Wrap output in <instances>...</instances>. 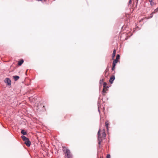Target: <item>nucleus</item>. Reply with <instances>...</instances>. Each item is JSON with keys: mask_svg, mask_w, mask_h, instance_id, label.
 Masks as SVG:
<instances>
[{"mask_svg": "<svg viewBox=\"0 0 158 158\" xmlns=\"http://www.w3.org/2000/svg\"><path fill=\"white\" fill-rule=\"evenodd\" d=\"M66 153L67 156V158H71L72 157L70 151L68 149H66Z\"/></svg>", "mask_w": 158, "mask_h": 158, "instance_id": "f257e3e1", "label": "nucleus"}, {"mask_svg": "<svg viewBox=\"0 0 158 158\" xmlns=\"http://www.w3.org/2000/svg\"><path fill=\"white\" fill-rule=\"evenodd\" d=\"M5 83L7 84V85H11V81L9 78H7L5 80Z\"/></svg>", "mask_w": 158, "mask_h": 158, "instance_id": "f03ea898", "label": "nucleus"}, {"mask_svg": "<svg viewBox=\"0 0 158 158\" xmlns=\"http://www.w3.org/2000/svg\"><path fill=\"white\" fill-rule=\"evenodd\" d=\"M100 130L99 129V130L98 131V140H99L98 142V144H100L101 143V136L100 135Z\"/></svg>", "mask_w": 158, "mask_h": 158, "instance_id": "7ed1b4c3", "label": "nucleus"}, {"mask_svg": "<svg viewBox=\"0 0 158 158\" xmlns=\"http://www.w3.org/2000/svg\"><path fill=\"white\" fill-rule=\"evenodd\" d=\"M115 79V77L114 75L112 76L110 78L109 81L111 83H112Z\"/></svg>", "mask_w": 158, "mask_h": 158, "instance_id": "20e7f679", "label": "nucleus"}, {"mask_svg": "<svg viewBox=\"0 0 158 158\" xmlns=\"http://www.w3.org/2000/svg\"><path fill=\"white\" fill-rule=\"evenodd\" d=\"M21 138L25 142H27L29 139L24 135H22L21 136Z\"/></svg>", "mask_w": 158, "mask_h": 158, "instance_id": "39448f33", "label": "nucleus"}, {"mask_svg": "<svg viewBox=\"0 0 158 158\" xmlns=\"http://www.w3.org/2000/svg\"><path fill=\"white\" fill-rule=\"evenodd\" d=\"M25 144L28 147H29L31 145V142L28 139L27 142H25Z\"/></svg>", "mask_w": 158, "mask_h": 158, "instance_id": "423d86ee", "label": "nucleus"}, {"mask_svg": "<svg viewBox=\"0 0 158 158\" xmlns=\"http://www.w3.org/2000/svg\"><path fill=\"white\" fill-rule=\"evenodd\" d=\"M115 54H116V50L114 49V51H113V52L112 56V59H114V58L115 56Z\"/></svg>", "mask_w": 158, "mask_h": 158, "instance_id": "0eeeda50", "label": "nucleus"}, {"mask_svg": "<svg viewBox=\"0 0 158 158\" xmlns=\"http://www.w3.org/2000/svg\"><path fill=\"white\" fill-rule=\"evenodd\" d=\"M24 62L23 60V59L20 60L18 62V65H21Z\"/></svg>", "mask_w": 158, "mask_h": 158, "instance_id": "6e6552de", "label": "nucleus"}, {"mask_svg": "<svg viewBox=\"0 0 158 158\" xmlns=\"http://www.w3.org/2000/svg\"><path fill=\"white\" fill-rule=\"evenodd\" d=\"M13 78L15 80V81L18 80L19 78V77L18 76H13Z\"/></svg>", "mask_w": 158, "mask_h": 158, "instance_id": "1a4fd4ad", "label": "nucleus"}, {"mask_svg": "<svg viewBox=\"0 0 158 158\" xmlns=\"http://www.w3.org/2000/svg\"><path fill=\"white\" fill-rule=\"evenodd\" d=\"M21 133L23 135H25L27 134V132L24 130H22L21 131Z\"/></svg>", "mask_w": 158, "mask_h": 158, "instance_id": "9d476101", "label": "nucleus"}, {"mask_svg": "<svg viewBox=\"0 0 158 158\" xmlns=\"http://www.w3.org/2000/svg\"><path fill=\"white\" fill-rule=\"evenodd\" d=\"M106 136L105 131L104 129L103 130V132L102 133V137H105Z\"/></svg>", "mask_w": 158, "mask_h": 158, "instance_id": "9b49d317", "label": "nucleus"}, {"mask_svg": "<svg viewBox=\"0 0 158 158\" xmlns=\"http://www.w3.org/2000/svg\"><path fill=\"white\" fill-rule=\"evenodd\" d=\"M105 124H106V127L107 130H108V125H109L108 121H106V122Z\"/></svg>", "mask_w": 158, "mask_h": 158, "instance_id": "f8f14e48", "label": "nucleus"}, {"mask_svg": "<svg viewBox=\"0 0 158 158\" xmlns=\"http://www.w3.org/2000/svg\"><path fill=\"white\" fill-rule=\"evenodd\" d=\"M153 0H149V1L150 2L151 6H153L154 4V2H152Z\"/></svg>", "mask_w": 158, "mask_h": 158, "instance_id": "ddd939ff", "label": "nucleus"}, {"mask_svg": "<svg viewBox=\"0 0 158 158\" xmlns=\"http://www.w3.org/2000/svg\"><path fill=\"white\" fill-rule=\"evenodd\" d=\"M120 58V56L118 54L116 56V59H117V60L119 59Z\"/></svg>", "mask_w": 158, "mask_h": 158, "instance_id": "4468645a", "label": "nucleus"}, {"mask_svg": "<svg viewBox=\"0 0 158 158\" xmlns=\"http://www.w3.org/2000/svg\"><path fill=\"white\" fill-rule=\"evenodd\" d=\"M118 60L117 59H115L113 62V63L116 64L118 62Z\"/></svg>", "mask_w": 158, "mask_h": 158, "instance_id": "2eb2a0df", "label": "nucleus"}, {"mask_svg": "<svg viewBox=\"0 0 158 158\" xmlns=\"http://www.w3.org/2000/svg\"><path fill=\"white\" fill-rule=\"evenodd\" d=\"M158 11V8L156 9L152 13V14L155 13V12H157Z\"/></svg>", "mask_w": 158, "mask_h": 158, "instance_id": "dca6fc26", "label": "nucleus"}, {"mask_svg": "<svg viewBox=\"0 0 158 158\" xmlns=\"http://www.w3.org/2000/svg\"><path fill=\"white\" fill-rule=\"evenodd\" d=\"M106 85V82H104L103 84V86L104 88H105Z\"/></svg>", "mask_w": 158, "mask_h": 158, "instance_id": "f3484780", "label": "nucleus"}, {"mask_svg": "<svg viewBox=\"0 0 158 158\" xmlns=\"http://www.w3.org/2000/svg\"><path fill=\"white\" fill-rule=\"evenodd\" d=\"M106 92V90H105V89L104 88H103V91H102L103 94L105 93Z\"/></svg>", "mask_w": 158, "mask_h": 158, "instance_id": "a211bd4d", "label": "nucleus"}, {"mask_svg": "<svg viewBox=\"0 0 158 158\" xmlns=\"http://www.w3.org/2000/svg\"><path fill=\"white\" fill-rule=\"evenodd\" d=\"M103 79L100 80V84L102 83H103Z\"/></svg>", "mask_w": 158, "mask_h": 158, "instance_id": "6ab92c4d", "label": "nucleus"}, {"mask_svg": "<svg viewBox=\"0 0 158 158\" xmlns=\"http://www.w3.org/2000/svg\"><path fill=\"white\" fill-rule=\"evenodd\" d=\"M106 158H110V155L109 154H108L107 155Z\"/></svg>", "mask_w": 158, "mask_h": 158, "instance_id": "aec40b11", "label": "nucleus"}, {"mask_svg": "<svg viewBox=\"0 0 158 158\" xmlns=\"http://www.w3.org/2000/svg\"><path fill=\"white\" fill-rule=\"evenodd\" d=\"M115 65H116V64H114V63H113L112 66H113L114 67H115Z\"/></svg>", "mask_w": 158, "mask_h": 158, "instance_id": "412c9836", "label": "nucleus"}, {"mask_svg": "<svg viewBox=\"0 0 158 158\" xmlns=\"http://www.w3.org/2000/svg\"><path fill=\"white\" fill-rule=\"evenodd\" d=\"M114 68H115V67H114L112 66V70H114Z\"/></svg>", "mask_w": 158, "mask_h": 158, "instance_id": "4be33fe9", "label": "nucleus"}, {"mask_svg": "<svg viewBox=\"0 0 158 158\" xmlns=\"http://www.w3.org/2000/svg\"><path fill=\"white\" fill-rule=\"evenodd\" d=\"M131 0H130L129 2V4H130L131 3Z\"/></svg>", "mask_w": 158, "mask_h": 158, "instance_id": "5701e85b", "label": "nucleus"}, {"mask_svg": "<svg viewBox=\"0 0 158 158\" xmlns=\"http://www.w3.org/2000/svg\"><path fill=\"white\" fill-rule=\"evenodd\" d=\"M98 111L100 113V111L99 110V107H98Z\"/></svg>", "mask_w": 158, "mask_h": 158, "instance_id": "b1692460", "label": "nucleus"}, {"mask_svg": "<svg viewBox=\"0 0 158 158\" xmlns=\"http://www.w3.org/2000/svg\"><path fill=\"white\" fill-rule=\"evenodd\" d=\"M31 98H32V97H31L29 98V99L30 100V99H31Z\"/></svg>", "mask_w": 158, "mask_h": 158, "instance_id": "393cba45", "label": "nucleus"}, {"mask_svg": "<svg viewBox=\"0 0 158 158\" xmlns=\"http://www.w3.org/2000/svg\"><path fill=\"white\" fill-rule=\"evenodd\" d=\"M100 158H102V157H100Z\"/></svg>", "mask_w": 158, "mask_h": 158, "instance_id": "a878e982", "label": "nucleus"}]
</instances>
